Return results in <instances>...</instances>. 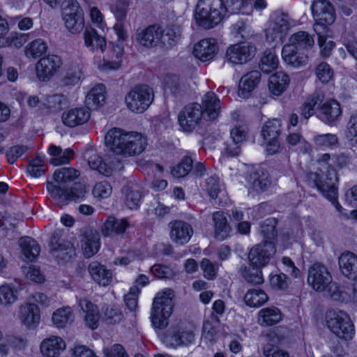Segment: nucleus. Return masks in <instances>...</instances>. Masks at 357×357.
I'll return each instance as SVG.
<instances>
[{"instance_id": "f03ea898", "label": "nucleus", "mask_w": 357, "mask_h": 357, "mask_svg": "<svg viewBox=\"0 0 357 357\" xmlns=\"http://www.w3.org/2000/svg\"><path fill=\"white\" fill-rule=\"evenodd\" d=\"M227 11L223 0H199L195 13V22L204 29H211L222 22Z\"/></svg>"}, {"instance_id": "4c0bfd02", "label": "nucleus", "mask_w": 357, "mask_h": 357, "mask_svg": "<svg viewBox=\"0 0 357 357\" xmlns=\"http://www.w3.org/2000/svg\"><path fill=\"white\" fill-rule=\"evenodd\" d=\"M80 176L79 170L73 167H61L55 170L53 178L55 185L66 187Z\"/></svg>"}, {"instance_id": "473e14b6", "label": "nucleus", "mask_w": 357, "mask_h": 357, "mask_svg": "<svg viewBox=\"0 0 357 357\" xmlns=\"http://www.w3.org/2000/svg\"><path fill=\"white\" fill-rule=\"evenodd\" d=\"M121 192L123 195L124 203L128 208L130 209L139 208L142 195L137 185L128 183L122 188Z\"/></svg>"}, {"instance_id": "a19ab883", "label": "nucleus", "mask_w": 357, "mask_h": 357, "mask_svg": "<svg viewBox=\"0 0 357 357\" xmlns=\"http://www.w3.org/2000/svg\"><path fill=\"white\" fill-rule=\"evenodd\" d=\"M258 316L259 322L262 326H273L282 320L281 311L274 306L261 309Z\"/></svg>"}, {"instance_id": "8fccbe9b", "label": "nucleus", "mask_w": 357, "mask_h": 357, "mask_svg": "<svg viewBox=\"0 0 357 357\" xmlns=\"http://www.w3.org/2000/svg\"><path fill=\"white\" fill-rule=\"evenodd\" d=\"M47 43L40 38L29 43L25 47V55L29 59H36L45 54L47 51Z\"/></svg>"}, {"instance_id": "58836bf2", "label": "nucleus", "mask_w": 357, "mask_h": 357, "mask_svg": "<svg viewBox=\"0 0 357 357\" xmlns=\"http://www.w3.org/2000/svg\"><path fill=\"white\" fill-rule=\"evenodd\" d=\"M79 305L83 312L86 314L85 321L86 325L91 329L98 328L99 312L97 306L86 299L80 300Z\"/></svg>"}, {"instance_id": "37998d69", "label": "nucleus", "mask_w": 357, "mask_h": 357, "mask_svg": "<svg viewBox=\"0 0 357 357\" xmlns=\"http://www.w3.org/2000/svg\"><path fill=\"white\" fill-rule=\"evenodd\" d=\"M48 151L50 154L54 156L50 160V163L55 166L69 163L74 156V152L71 149H66L63 151L60 146L51 145Z\"/></svg>"}, {"instance_id": "49530a36", "label": "nucleus", "mask_w": 357, "mask_h": 357, "mask_svg": "<svg viewBox=\"0 0 357 357\" xmlns=\"http://www.w3.org/2000/svg\"><path fill=\"white\" fill-rule=\"evenodd\" d=\"M261 268L263 266L252 265L250 263L248 266L241 268V275L247 282L252 284H261L264 281Z\"/></svg>"}, {"instance_id": "79ce46f5", "label": "nucleus", "mask_w": 357, "mask_h": 357, "mask_svg": "<svg viewBox=\"0 0 357 357\" xmlns=\"http://www.w3.org/2000/svg\"><path fill=\"white\" fill-rule=\"evenodd\" d=\"M324 99V94L319 91L314 92L306 98L301 107V114L305 119H307L314 114L315 107L320 108Z\"/></svg>"}, {"instance_id": "a211bd4d", "label": "nucleus", "mask_w": 357, "mask_h": 357, "mask_svg": "<svg viewBox=\"0 0 357 357\" xmlns=\"http://www.w3.org/2000/svg\"><path fill=\"white\" fill-rule=\"evenodd\" d=\"M90 112L86 107H75L64 112L61 119L64 125L70 128L82 125L90 118Z\"/></svg>"}, {"instance_id": "6e6d98bb", "label": "nucleus", "mask_w": 357, "mask_h": 357, "mask_svg": "<svg viewBox=\"0 0 357 357\" xmlns=\"http://www.w3.org/2000/svg\"><path fill=\"white\" fill-rule=\"evenodd\" d=\"M331 297L337 301L348 303L352 301V289L338 287L336 283L330 285Z\"/></svg>"}, {"instance_id": "412c9836", "label": "nucleus", "mask_w": 357, "mask_h": 357, "mask_svg": "<svg viewBox=\"0 0 357 357\" xmlns=\"http://www.w3.org/2000/svg\"><path fill=\"white\" fill-rule=\"evenodd\" d=\"M282 56L286 63L294 67H299L307 63V54L296 49L294 45H285L282 50Z\"/></svg>"}, {"instance_id": "ddd939ff", "label": "nucleus", "mask_w": 357, "mask_h": 357, "mask_svg": "<svg viewBox=\"0 0 357 357\" xmlns=\"http://www.w3.org/2000/svg\"><path fill=\"white\" fill-rule=\"evenodd\" d=\"M62 64L61 58L55 54L41 58L36 66L38 78L43 82L50 80L59 70Z\"/></svg>"}, {"instance_id": "dca6fc26", "label": "nucleus", "mask_w": 357, "mask_h": 357, "mask_svg": "<svg viewBox=\"0 0 357 357\" xmlns=\"http://www.w3.org/2000/svg\"><path fill=\"white\" fill-rule=\"evenodd\" d=\"M290 28L289 18L287 15L278 16L273 26L266 31V39L268 42L282 43Z\"/></svg>"}, {"instance_id": "4468645a", "label": "nucleus", "mask_w": 357, "mask_h": 357, "mask_svg": "<svg viewBox=\"0 0 357 357\" xmlns=\"http://www.w3.org/2000/svg\"><path fill=\"white\" fill-rule=\"evenodd\" d=\"M256 53L255 45L241 43H236L228 47L226 56L228 61L234 64L245 63L251 60Z\"/></svg>"}, {"instance_id": "72a5a7b5", "label": "nucleus", "mask_w": 357, "mask_h": 357, "mask_svg": "<svg viewBox=\"0 0 357 357\" xmlns=\"http://www.w3.org/2000/svg\"><path fill=\"white\" fill-rule=\"evenodd\" d=\"M85 46L91 51L96 50L103 52L105 50L107 42L105 38L99 35L97 31L91 27H86L83 33Z\"/></svg>"}, {"instance_id": "de8ad7c7", "label": "nucleus", "mask_w": 357, "mask_h": 357, "mask_svg": "<svg viewBox=\"0 0 357 357\" xmlns=\"http://www.w3.org/2000/svg\"><path fill=\"white\" fill-rule=\"evenodd\" d=\"M86 156L91 169L97 170L100 174L107 176L111 175L112 168L102 161V158L97 153L89 151L86 152Z\"/></svg>"}, {"instance_id": "09e8293b", "label": "nucleus", "mask_w": 357, "mask_h": 357, "mask_svg": "<svg viewBox=\"0 0 357 357\" xmlns=\"http://www.w3.org/2000/svg\"><path fill=\"white\" fill-rule=\"evenodd\" d=\"M313 38L305 31H298L293 34L289 38V43L287 45H294L299 50H307L314 45Z\"/></svg>"}, {"instance_id": "bb28decb", "label": "nucleus", "mask_w": 357, "mask_h": 357, "mask_svg": "<svg viewBox=\"0 0 357 357\" xmlns=\"http://www.w3.org/2000/svg\"><path fill=\"white\" fill-rule=\"evenodd\" d=\"M260 79L261 73L258 70H252L244 75L239 82L238 96L243 98H248L258 85Z\"/></svg>"}, {"instance_id": "aec40b11", "label": "nucleus", "mask_w": 357, "mask_h": 357, "mask_svg": "<svg viewBox=\"0 0 357 357\" xmlns=\"http://www.w3.org/2000/svg\"><path fill=\"white\" fill-rule=\"evenodd\" d=\"M88 271L91 279L100 286L107 287L112 281V271L98 261L91 262L88 266Z\"/></svg>"}, {"instance_id": "b1692460", "label": "nucleus", "mask_w": 357, "mask_h": 357, "mask_svg": "<svg viewBox=\"0 0 357 357\" xmlns=\"http://www.w3.org/2000/svg\"><path fill=\"white\" fill-rule=\"evenodd\" d=\"M342 114L340 104L335 99H330L319 108L320 119L327 124L337 121Z\"/></svg>"}, {"instance_id": "603ef678", "label": "nucleus", "mask_w": 357, "mask_h": 357, "mask_svg": "<svg viewBox=\"0 0 357 357\" xmlns=\"http://www.w3.org/2000/svg\"><path fill=\"white\" fill-rule=\"evenodd\" d=\"M66 29L73 34L80 33L84 27V14H75L73 16L66 14V17H63Z\"/></svg>"}, {"instance_id": "bf43d9fd", "label": "nucleus", "mask_w": 357, "mask_h": 357, "mask_svg": "<svg viewBox=\"0 0 357 357\" xmlns=\"http://www.w3.org/2000/svg\"><path fill=\"white\" fill-rule=\"evenodd\" d=\"M193 160L190 156H185L181 162L172 169V175L176 178H182L189 174L192 169Z\"/></svg>"}, {"instance_id": "c03bdc74", "label": "nucleus", "mask_w": 357, "mask_h": 357, "mask_svg": "<svg viewBox=\"0 0 357 357\" xmlns=\"http://www.w3.org/2000/svg\"><path fill=\"white\" fill-rule=\"evenodd\" d=\"M53 255L62 263L67 262L75 256V248L69 241H62L52 248Z\"/></svg>"}, {"instance_id": "f704fd0d", "label": "nucleus", "mask_w": 357, "mask_h": 357, "mask_svg": "<svg viewBox=\"0 0 357 357\" xmlns=\"http://www.w3.org/2000/svg\"><path fill=\"white\" fill-rule=\"evenodd\" d=\"M160 47L166 49H171L178 41L181 36L180 26L172 24L165 29L160 27Z\"/></svg>"}, {"instance_id": "1a4fd4ad", "label": "nucleus", "mask_w": 357, "mask_h": 357, "mask_svg": "<svg viewBox=\"0 0 357 357\" xmlns=\"http://www.w3.org/2000/svg\"><path fill=\"white\" fill-rule=\"evenodd\" d=\"M331 282V274L324 264L317 262L309 267L307 282L314 290L321 292L332 284Z\"/></svg>"}, {"instance_id": "5fc2aeb1", "label": "nucleus", "mask_w": 357, "mask_h": 357, "mask_svg": "<svg viewBox=\"0 0 357 357\" xmlns=\"http://www.w3.org/2000/svg\"><path fill=\"white\" fill-rule=\"evenodd\" d=\"M47 170L45 162L40 156L30 160L26 167L27 173L35 178L44 175Z\"/></svg>"}, {"instance_id": "13d9d810", "label": "nucleus", "mask_w": 357, "mask_h": 357, "mask_svg": "<svg viewBox=\"0 0 357 357\" xmlns=\"http://www.w3.org/2000/svg\"><path fill=\"white\" fill-rule=\"evenodd\" d=\"M277 223L278 221L275 218H268L263 222L261 225V234L265 238L264 241L273 242V240L278 236Z\"/></svg>"}, {"instance_id": "0e129e2a", "label": "nucleus", "mask_w": 357, "mask_h": 357, "mask_svg": "<svg viewBox=\"0 0 357 357\" xmlns=\"http://www.w3.org/2000/svg\"><path fill=\"white\" fill-rule=\"evenodd\" d=\"M17 291L14 288L8 284H3L0 287V303L2 305H7L15 303L17 298Z\"/></svg>"}, {"instance_id": "4d7b16f0", "label": "nucleus", "mask_w": 357, "mask_h": 357, "mask_svg": "<svg viewBox=\"0 0 357 357\" xmlns=\"http://www.w3.org/2000/svg\"><path fill=\"white\" fill-rule=\"evenodd\" d=\"M82 75V68L79 63L72 62L68 64L63 83L66 85H75L79 82Z\"/></svg>"}, {"instance_id": "9d476101", "label": "nucleus", "mask_w": 357, "mask_h": 357, "mask_svg": "<svg viewBox=\"0 0 357 357\" xmlns=\"http://www.w3.org/2000/svg\"><path fill=\"white\" fill-rule=\"evenodd\" d=\"M205 118L201 105L192 103L186 105L178 114V122L185 132H192L201 122L202 117Z\"/></svg>"}, {"instance_id": "a878e982", "label": "nucleus", "mask_w": 357, "mask_h": 357, "mask_svg": "<svg viewBox=\"0 0 357 357\" xmlns=\"http://www.w3.org/2000/svg\"><path fill=\"white\" fill-rule=\"evenodd\" d=\"M264 337L266 342L263 347L265 357H289L287 351L275 346L280 342V338L275 331L266 333Z\"/></svg>"}, {"instance_id": "2f4dec72", "label": "nucleus", "mask_w": 357, "mask_h": 357, "mask_svg": "<svg viewBox=\"0 0 357 357\" xmlns=\"http://www.w3.org/2000/svg\"><path fill=\"white\" fill-rule=\"evenodd\" d=\"M130 227V224L127 218L117 219L113 216H109L105 220L102 232L104 236H109L113 234H123L127 228Z\"/></svg>"}, {"instance_id": "69168bd1", "label": "nucleus", "mask_w": 357, "mask_h": 357, "mask_svg": "<svg viewBox=\"0 0 357 357\" xmlns=\"http://www.w3.org/2000/svg\"><path fill=\"white\" fill-rule=\"evenodd\" d=\"M105 319L108 324H113L120 322L123 319L121 310L116 305L106 306L102 308Z\"/></svg>"}, {"instance_id": "f257e3e1", "label": "nucleus", "mask_w": 357, "mask_h": 357, "mask_svg": "<svg viewBox=\"0 0 357 357\" xmlns=\"http://www.w3.org/2000/svg\"><path fill=\"white\" fill-rule=\"evenodd\" d=\"M106 146L116 155L132 157L140 155L148 144L146 137L138 132H126L114 128L105 136Z\"/></svg>"}, {"instance_id": "c85d7f7f", "label": "nucleus", "mask_w": 357, "mask_h": 357, "mask_svg": "<svg viewBox=\"0 0 357 357\" xmlns=\"http://www.w3.org/2000/svg\"><path fill=\"white\" fill-rule=\"evenodd\" d=\"M19 317L27 327L35 328L40 320L39 308L35 304L26 303L20 307Z\"/></svg>"}, {"instance_id": "423d86ee", "label": "nucleus", "mask_w": 357, "mask_h": 357, "mask_svg": "<svg viewBox=\"0 0 357 357\" xmlns=\"http://www.w3.org/2000/svg\"><path fill=\"white\" fill-rule=\"evenodd\" d=\"M153 100V91L147 85H139L130 90L126 96L128 108L132 112L140 114L146 110Z\"/></svg>"}, {"instance_id": "0eeeda50", "label": "nucleus", "mask_w": 357, "mask_h": 357, "mask_svg": "<svg viewBox=\"0 0 357 357\" xmlns=\"http://www.w3.org/2000/svg\"><path fill=\"white\" fill-rule=\"evenodd\" d=\"M47 189L54 203L61 206L70 201H77L83 198L86 193L85 185L80 183H76L68 189L66 187L55 185L53 183L48 182Z\"/></svg>"}, {"instance_id": "c756f323", "label": "nucleus", "mask_w": 357, "mask_h": 357, "mask_svg": "<svg viewBox=\"0 0 357 357\" xmlns=\"http://www.w3.org/2000/svg\"><path fill=\"white\" fill-rule=\"evenodd\" d=\"M204 115L208 120L215 119L220 112V101L213 92L206 93L202 98Z\"/></svg>"}, {"instance_id": "680f3d73", "label": "nucleus", "mask_w": 357, "mask_h": 357, "mask_svg": "<svg viewBox=\"0 0 357 357\" xmlns=\"http://www.w3.org/2000/svg\"><path fill=\"white\" fill-rule=\"evenodd\" d=\"M314 142L320 149L330 148L338 143V138L334 134L318 135L314 137Z\"/></svg>"}, {"instance_id": "ea45409f", "label": "nucleus", "mask_w": 357, "mask_h": 357, "mask_svg": "<svg viewBox=\"0 0 357 357\" xmlns=\"http://www.w3.org/2000/svg\"><path fill=\"white\" fill-rule=\"evenodd\" d=\"M100 248V238L98 232L90 231L85 234L82 240V248L84 256L89 258L94 255Z\"/></svg>"}, {"instance_id": "2eb2a0df", "label": "nucleus", "mask_w": 357, "mask_h": 357, "mask_svg": "<svg viewBox=\"0 0 357 357\" xmlns=\"http://www.w3.org/2000/svg\"><path fill=\"white\" fill-rule=\"evenodd\" d=\"M168 226L170 230V239L176 244L184 245L187 243L193 234L192 226L183 220H173L169 223Z\"/></svg>"}, {"instance_id": "cd10ccee", "label": "nucleus", "mask_w": 357, "mask_h": 357, "mask_svg": "<svg viewBox=\"0 0 357 357\" xmlns=\"http://www.w3.org/2000/svg\"><path fill=\"white\" fill-rule=\"evenodd\" d=\"M65 349V342L58 336L45 338L40 344V351L46 357H57Z\"/></svg>"}, {"instance_id": "f3484780", "label": "nucleus", "mask_w": 357, "mask_h": 357, "mask_svg": "<svg viewBox=\"0 0 357 357\" xmlns=\"http://www.w3.org/2000/svg\"><path fill=\"white\" fill-rule=\"evenodd\" d=\"M248 184L257 192H263L271 185L269 174L262 167H257L247 173Z\"/></svg>"}, {"instance_id": "7ed1b4c3", "label": "nucleus", "mask_w": 357, "mask_h": 357, "mask_svg": "<svg viewBox=\"0 0 357 357\" xmlns=\"http://www.w3.org/2000/svg\"><path fill=\"white\" fill-rule=\"evenodd\" d=\"M174 291L170 289L158 293L153 299L151 321L158 328L163 329L168 325V318L173 311Z\"/></svg>"}, {"instance_id": "3c124183", "label": "nucleus", "mask_w": 357, "mask_h": 357, "mask_svg": "<svg viewBox=\"0 0 357 357\" xmlns=\"http://www.w3.org/2000/svg\"><path fill=\"white\" fill-rule=\"evenodd\" d=\"M53 324L57 328H64L73 320V314L69 307L57 309L52 314Z\"/></svg>"}, {"instance_id": "a18cd8bd", "label": "nucleus", "mask_w": 357, "mask_h": 357, "mask_svg": "<svg viewBox=\"0 0 357 357\" xmlns=\"http://www.w3.org/2000/svg\"><path fill=\"white\" fill-rule=\"evenodd\" d=\"M244 301L251 307H259L268 301V296L262 289H251L245 294Z\"/></svg>"}, {"instance_id": "393cba45", "label": "nucleus", "mask_w": 357, "mask_h": 357, "mask_svg": "<svg viewBox=\"0 0 357 357\" xmlns=\"http://www.w3.org/2000/svg\"><path fill=\"white\" fill-rule=\"evenodd\" d=\"M218 52V46L213 39H203L195 44L193 54L202 61H207L214 58Z\"/></svg>"}, {"instance_id": "f8f14e48", "label": "nucleus", "mask_w": 357, "mask_h": 357, "mask_svg": "<svg viewBox=\"0 0 357 357\" xmlns=\"http://www.w3.org/2000/svg\"><path fill=\"white\" fill-rule=\"evenodd\" d=\"M275 251L273 242L263 241L251 248L248 254V259L252 265L264 267L269 263Z\"/></svg>"}, {"instance_id": "052dcab7", "label": "nucleus", "mask_w": 357, "mask_h": 357, "mask_svg": "<svg viewBox=\"0 0 357 357\" xmlns=\"http://www.w3.org/2000/svg\"><path fill=\"white\" fill-rule=\"evenodd\" d=\"M44 105L53 112L62 109L66 105V98L61 94H53L47 96Z\"/></svg>"}, {"instance_id": "5701e85b", "label": "nucleus", "mask_w": 357, "mask_h": 357, "mask_svg": "<svg viewBox=\"0 0 357 357\" xmlns=\"http://www.w3.org/2000/svg\"><path fill=\"white\" fill-rule=\"evenodd\" d=\"M212 219L215 238L218 241L226 239L231 231L227 220V214L222 211H215L212 215Z\"/></svg>"}, {"instance_id": "c9c22d12", "label": "nucleus", "mask_w": 357, "mask_h": 357, "mask_svg": "<svg viewBox=\"0 0 357 357\" xmlns=\"http://www.w3.org/2000/svg\"><path fill=\"white\" fill-rule=\"evenodd\" d=\"M105 87L102 84L92 88L86 97V108L89 110L96 109L102 106L105 102Z\"/></svg>"}, {"instance_id": "864d4df0", "label": "nucleus", "mask_w": 357, "mask_h": 357, "mask_svg": "<svg viewBox=\"0 0 357 357\" xmlns=\"http://www.w3.org/2000/svg\"><path fill=\"white\" fill-rule=\"evenodd\" d=\"M278 59L275 52L266 50L261 59L259 68L264 73H269L278 66Z\"/></svg>"}, {"instance_id": "774afa93", "label": "nucleus", "mask_w": 357, "mask_h": 357, "mask_svg": "<svg viewBox=\"0 0 357 357\" xmlns=\"http://www.w3.org/2000/svg\"><path fill=\"white\" fill-rule=\"evenodd\" d=\"M315 74L321 82L327 83L333 77V71L327 63L322 62L316 68Z\"/></svg>"}, {"instance_id": "e2e57ef3", "label": "nucleus", "mask_w": 357, "mask_h": 357, "mask_svg": "<svg viewBox=\"0 0 357 357\" xmlns=\"http://www.w3.org/2000/svg\"><path fill=\"white\" fill-rule=\"evenodd\" d=\"M29 36V33H12L6 40L0 43V46L9 45L20 48L28 40Z\"/></svg>"}, {"instance_id": "6e6552de", "label": "nucleus", "mask_w": 357, "mask_h": 357, "mask_svg": "<svg viewBox=\"0 0 357 357\" xmlns=\"http://www.w3.org/2000/svg\"><path fill=\"white\" fill-rule=\"evenodd\" d=\"M311 8L313 17L316 21L314 25L315 32H318V29L325 31L328 25H331L335 22V10L332 4L328 1L314 0Z\"/></svg>"}, {"instance_id": "20e7f679", "label": "nucleus", "mask_w": 357, "mask_h": 357, "mask_svg": "<svg viewBox=\"0 0 357 357\" xmlns=\"http://www.w3.org/2000/svg\"><path fill=\"white\" fill-rule=\"evenodd\" d=\"M307 179L321 194L334 205L339 213H342L343 208L337 202L338 178L336 171L330 167L326 175V180L322 181L317 173H308Z\"/></svg>"}, {"instance_id": "7c9ffc66", "label": "nucleus", "mask_w": 357, "mask_h": 357, "mask_svg": "<svg viewBox=\"0 0 357 357\" xmlns=\"http://www.w3.org/2000/svg\"><path fill=\"white\" fill-rule=\"evenodd\" d=\"M290 78L284 72L280 71L271 75L268 79V89L271 94L279 96L283 93L289 86Z\"/></svg>"}, {"instance_id": "39448f33", "label": "nucleus", "mask_w": 357, "mask_h": 357, "mask_svg": "<svg viewBox=\"0 0 357 357\" xmlns=\"http://www.w3.org/2000/svg\"><path fill=\"white\" fill-rule=\"evenodd\" d=\"M326 324L333 334L346 341L351 340L355 333L350 317L342 310H329L326 314Z\"/></svg>"}, {"instance_id": "4be33fe9", "label": "nucleus", "mask_w": 357, "mask_h": 357, "mask_svg": "<svg viewBox=\"0 0 357 357\" xmlns=\"http://www.w3.org/2000/svg\"><path fill=\"white\" fill-rule=\"evenodd\" d=\"M339 266L344 277L357 281V255L351 252H343L339 257Z\"/></svg>"}, {"instance_id": "338daca9", "label": "nucleus", "mask_w": 357, "mask_h": 357, "mask_svg": "<svg viewBox=\"0 0 357 357\" xmlns=\"http://www.w3.org/2000/svg\"><path fill=\"white\" fill-rule=\"evenodd\" d=\"M290 280L284 273L272 275L270 278V284L272 288L284 291L289 288Z\"/></svg>"}, {"instance_id": "9b49d317", "label": "nucleus", "mask_w": 357, "mask_h": 357, "mask_svg": "<svg viewBox=\"0 0 357 357\" xmlns=\"http://www.w3.org/2000/svg\"><path fill=\"white\" fill-rule=\"evenodd\" d=\"M281 122L278 119L269 120L261 129V135L266 143V151L269 155L280 151L279 137L281 134Z\"/></svg>"}, {"instance_id": "e433bc0d", "label": "nucleus", "mask_w": 357, "mask_h": 357, "mask_svg": "<svg viewBox=\"0 0 357 357\" xmlns=\"http://www.w3.org/2000/svg\"><path fill=\"white\" fill-rule=\"evenodd\" d=\"M19 245L24 260L33 261L40 254V245L31 237L25 236L21 238L19 241Z\"/></svg>"}, {"instance_id": "6ab92c4d", "label": "nucleus", "mask_w": 357, "mask_h": 357, "mask_svg": "<svg viewBox=\"0 0 357 357\" xmlns=\"http://www.w3.org/2000/svg\"><path fill=\"white\" fill-rule=\"evenodd\" d=\"M160 26L155 24L137 31L136 35L138 43L146 47L160 46Z\"/></svg>"}]
</instances>
